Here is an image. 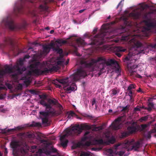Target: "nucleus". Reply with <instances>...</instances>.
<instances>
[{
  "mask_svg": "<svg viewBox=\"0 0 156 156\" xmlns=\"http://www.w3.org/2000/svg\"><path fill=\"white\" fill-rule=\"evenodd\" d=\"M41 126V124L40 122H33L30 125V127H40Z\"/></svg>",
  "mask_w": 156,
  "mask_h": 156,
  "instance_id": "obj_34",
  "label": "nucleus"
},
{
  "mask_svg": "<svg viewBox=\"0 0 156 156\" xmlns=\"http://www.w3.org/2000/svg\"><path fill=\"white\" fill-rule=\"evenodd\" d=\"M39 8L42 10H44L45 8V6L42 5H41L39 6Z\"/></svg>",
  "mask_w": 156,
  "mask_h": 156,
  "instance_id": "obj_56",
  "label": "nucleus"
},
{
  "mask_svg": "<svg viewBox=\"0 0 156 156\" xmlns=\"http://www.w3.org/2000/svg\"><path fill=\"white\" fill-rule=\"evenodd\" d=\"M23 64V60L21 58L20 59L18 63L13 66L14 69L18 71L19 74L22 73L23 72L26 70V69L25 67H23L21 68L20 66H22Z\"/></svg>",
  "mask_w": 156,
  "mask_h": 156,
  "instance_id": "obj_15",
  "label": "nucleus"
},
{
  "mask_svg": "<svg viewBox=\"0 0 156 156\" xmlns=\"http://www.w3.org/2000/svg\"><path fill=\"white\" fill-rule=\"evenodd\" d=\"M95 129V130H101L102 129V128L101 126H98V127H96Z\"/></svg>",
  "mask_w": 156,
  "mask_h": 156,
  "instance_id": "obj_61",
  "label": "nucleus"
},
{
  "mask_svg": "<svg viewBox=\"0 0 156 156\" xmlns=\"http://www.w3.org/2000/svg\"><path fill=\"white\" fill-rule=\"evenodd\" d=\"M10 146L11 147L12 149L13 154L14 156H19L18 155L19 152L17 151V149L19 146L18 142L16 141H12L10 143ZM23 148V147L21 148ZM26 151V153L24 154V156H26L25 155L27 152V151L23 147ZM20 150V152L21 154V156H23V154L21 152Z\"/></svg>",
  "mask_w": 156,
  "mask_h": 156,
  "instance_id": "obj_12",
  "label": "nucleus"
},
{
  "mask_svg": "<svg viewBox=\"0 0 156 156\" xmlns=\"http://www.w3.org/2000/svg\"><path fill=\"white\" fill-rule=\"evenodd\" d=\"M51 48H54V44L51 43L49 45H43V53L47 54L49 53Z\"/></svg>",
  "mask_w": 156,
  "mask_h": 156,
  "instance_id": "obj_18",
  "label": "nucleus"
},
{
  "mask_svg": "<svg viewBox=\"0 0 156 156\" xmlns=\"http://www.w3.org/2000/svg\"><path fill=\"white\" fill-rule=\"evenodd\" d=\"M58 69V67L56 66H53L51 68L48 69L45 68H44V71L46 73H48L49 72H52L54 71H56Z\"/></svg>",
  "mask_w": 156,
  "mask_h": 156,
  "instance_id": "obj_25",
  "label": "nucleus"
},
{
  "mask_svg": "<svg viewBox=\"0 0 156 156\" xmlns=\"http://www.w3.org/2000/svg\"><path fill=\"white\" fill-rule=\"evenodd\" d=\"M129 90V93H128V95H129L130 97L131 98L132 97V94H133V92L131 90Z\"/></svg>",
  "mask_w": 156,
  "mask_h": 156,
  "instance_id": "obj_52",
  "label": "nucleus"
},
{
  "mask_svg": "<svg viewBox=\"0 0 156 156\" xmlns=\"http://www.w3.org/2000/svg\"><path fill=\"white\" fill-rule=\"evenodd\" d=\"M148 118V116L147 115L141 117L139 121L142 122L143 121H146L147 120Z\"/></svg>",
  "mask_w": 156,
  "mask_h": 156,
  "instance_id": "obj_42",
  "label": "nucleus"
},
{
  "mask_svg": "<svg viewBox=\"0 0 156 156\" xmlns=\"http://www.w3.org/2000/svg\"><path fill=\"white\" fill-rule=\"evenodd\" d=\"M130 135V134L128 131L124 132L121 133V137L122 138H124L127 137Z\"/></svg>",
  "mask_w": 156,
  "mask_h": 156,
  "instance_id": "obj_35",
  "label": "nucleus"
},
{
  "mask_svg": "<svg viewBox=\"0 0 156 156\" xmlns=\"http://www.w3.org/2000/svg\"><path fill=\"white\" fill-rule=\"evenodd\" d=\"M90 142L88 141H87L84 144V145L87 146H90Z\"/></svg>",
  "mask_w": 156,
  "mask_h": 156,
  "instance_id": "obj_54",
  "label": "nucleus"
},
{
  "mask_svg": "<svg viewBox=\"0 0 156 156\" xmlns=\"http://www.w3.org/2000/svg\"><path fill=\"white\" fill-rule=\"evenodd\" d=\"M57 151V150L52 146L50 147L49 150H46L45 151V153L47 155H49L51 153H56Z\"/></svg>",
  "mask_w": 156,
  "mask_h": 156,
  "instance_id": "obj_26",
  "label": "nucleus"
},
{
  "mask_svg": "<svg viewBox=\"0 0 156 156\" xmlns=\"http://www.w3.org/2000/svg\"><path fill=\"white\" fill-rule=\"evenodd\" d=\"M68 130H71V129H66L65 130L66 134L61 136L60 138L61 145L64 147H66L68 142V140H67L65 139V138L69 135L72 136L73 133V132H71L70 133H68Z\"/></svg>",
  "mask_w": 156,
  "mask_h": 156,
  "instance_id": "obj_13",
  "label": "nucleus"
},
{
  "mask_svg": "<svg viewBox=\"0 0 156 156\" xmlns=\"http://www.w3.org/2000/svg\"><path fill=\"white\" fill-rule=\"evenodd\" d=\"M21 80H24V83L27 85L30 84L31 82L30 77L27 75L22 76Z\"/></svg>",
  "mask_w": 156,
  "mask_h": 156,
  "instance_id": "obj_23",
  "label": "nucleus"
},
{
  "mask_svg": "<svg viewBox=\"0 0 156 156\" xmlns=\"http://www.w3.org/2000/svg\"><path fill=\"white\" fill-rule=\"evenodd\" d=\"M117 93V91L115 89H113L112 94L113 95H115Z\"/></svg>",
  "mask_w": 156,
  "mask_h": 156,
  "instance_id": "obj_55",
  "label": "nucleus"
},
{
  "mask_svg": "<svg viewBox=\"0 0 156 156\" xmlns=\"http://www.w3.org/2000/svg\"><path fill=\"white\" fill-rule=\"evenodd\" d=\"M136 87V86L134 84H131L127 88L128 90H131L132 89H135Z\"/></svg>",
  "mask_w": 156,
  "mask_h": 156,
  "instance_id": "obj_44",
  "label": "nucleus"
},
{
  "mask_svg": "<svg viewBox=\"0 0 156 156\" xmlns=\"http://www.w3.org/2000/svg\"><path fill=\"white\" fill-rule=\"evenodd\" d=\"M142 108H144L145 109H147L149 111H151L152 110V108H151V107H148V108H144V106H143L142 107Z\"/></svg>",
  "mask_w": 156,
  "mask_h": 156,
  "instance_id": "obj_53",
  "label": "nucleus"
},
{
  "mask_svg": "<svg viewBox=\"0 0 156 156\" xmlns=\"http://www.w3.org/2000/svg\"><path fill=\"white\" fill-rule=\"evenodd\" d=\"M86 76L87 74L85 71L82 68H80L78 69L77 71L70 76L69 77L56 79L54 81V83L58 86L59 88L61 86L56 84V83H59L62 84L65 87L69 86L67 88V91H75L77 88L75 82L79 80L81 77H84Z\"/></svg>",
  "mask_w": 156,
  "mask_h": 156,
  "instance_id": "obj_1",
  "label": "nucleus"
},
{
  "mask_svg": "<svg viewBox=\"0 0 156 156\" xmlns=\"http://www.w3.org/2000/svg\"><path fill=\"white\" fill-rule=\"evenodd\" d=\"M151 46L153 48H155L156 47V44H151Z\"/></svg>",
  "mask_w": 156,
  "mask_h": 156,
  "instance_id": "obj_64",
  "label": "nucleus"
},
{
  "mask_svg": "<svg viewBox=\"0 0 156 156\" xmlns=\"http://www.w3.org/2000/svg\"><path fill=\"white\" fill-rule=\"evenodd\" d=\"M39 113L41 116H42L44 117H48L49 116L48 111H41Z\"/></svg>",
  "mask_w": 156,
  "mask_h": 156,
  "instance_id": "obj_33",
  "label": "nucleus"
},
{
  "mask_svg": "<svg viewBox=\"0 0 156 156\" xmlns=\"http://www.w3.org/2000/svg\"><path fill=\"white\" fill-rule=\"evenodd\" d=\"M140 144L139 141L134 143L133 140L126 141L124 145V147L127 149V151H129L133 149L135 151H137L140 147Z\"/></svg>",
  "mask_w": 156,
  "mask_h": 156,
  "instance_id": "obj_7",
  "label": "nucleus"
},
{
  "mask_svg": "<svg viewBox=\"0 0 156 156\" xmlns=\"http://www.w3.org/2000/svg\"><path fill=\"white\" fill-rule=\"evenodd\" d=\"M41 105L45 107L46 109H49L50 110L54 105H56L60 110L61 109H63L62 106L59 103L58 101L54 98L52 99H48L47 103L42 100L41 101Z\"/></svg>",
  "mask_w": 156,
  "mask_h": 156,
  "instance_id": "obj_6",
  "label": "nucleus"
},
{
  "mask_svg": "<svg viewBox=\"0 0 156 156\" xmlns=\"http://www.w3.org/2000/svg\"><path fill=\"white\" fill-rule=\"evenodd\" d=\"M41 119H42V123L43 124H47V126H48V117H40Z\"/></svg>",
  "mask_w": 156,
  "mask_h": 156,
  "instance_id": "obj_32",
  "label": "nucleus"
},
{
  "mask_svg": "<svg viewBox=\"0 0 156 156\" xmlns=\"http://www.w3.org/2000/svg\"><path fill=\"white\" fill-rule=\"evenodd\" d=\"M148 106L149 107L152 108L154 106V104L152 102H150L148 104Z\"/></svg>",
  "mask_w": 156,
  "mask_h": 156,
  "instance_id": "obj_57",
  "label": "nucleus"
},
{
  "mask_svg": "<svg viewBox=\"0 0 156 156\" xmlns=\"http://www.w3.org/2000/svg\"><path fill=\"white\" fill-rule=\"evenodd\" d=\"M81 62L82 64H83L85 67L87 68H90L94 66L98 62H100L102 66L105 64L107 66L116 65L117 66L119 65L117 62L114 59H110L107 61L105 58L103 57H99L97 59H93L89 63L84 62L83 63V62Z\"/></svg>",
  "mask_w": 156,
  "mask_h": 156,
  "instance_id": "obj_2",
  "label": "nucleus"
},
{
  "mask_svg": "<svg viewBox=\"0 0 156 156\" xmlns=\"http://www.w3.org/2000/svg\"><path fill=\"white\" fill-rule=\"evenodd\" d=\"M77 43L80 45L83 46L85 44L84 41L80 38H79L76 40Z\"/></svg>",
  "mask_w": 156,
  "mask_h": 156,
  "instance_id": "obj_30",
  "label": "nucleus"
},
{
  "mask_svg": "<svg viewBox=\"0 0 156 156\" xmlns=\"http://www.w3.org/2000/svg\"><path fill=\"white\" fill-rule=\"evenodd\" d=\"M54 50L56 51L58 53L61 54L62 53L63 51L58 46H57L56 48L55 47V44H54V48H53Z\"/></svg>",
  "mask_w": 156,
  "mask_h": 156,
  "instance_id": "obj_36",
  "label": "nucleus"
},
{
  "mask_svg": "<svg viewBox=\"0 0 156 156\" xmlns=\"http://www.w3.org/2000/svg\"><path fill=\"white\" fill-rule=\"evenodd\" d=\"M121 18L123 21L124 24L125 26L130 27L132 26L133 23L131 21L129 20L128 17L123 16Z\"/></svg>",
  "mask_w": 156,
  "mask_h": 156,
  "instance_id": "obj_21",
  "label": "nucleus"
},
{
  "mask_svg": "<svg viewBox=\"0 0 156 156\" xmlns=\"http://www.w3.org/2000/svg\"><path fill=\"white\" fill-rule=\"evenodd\" d=\"M154 133H156V127L154 129L149 132L147 134L145 135V136L148 139H150L151 137V134Z\"/></svg>",
  "mask_w": 156,
  "mask_h": 156,
  "instance_id": "obj_28",
  "label": "nucleus"
},
{
  "mask_svg": "<svg viewBox=\"0 0 156 156\" xmlns=\"http://www.w3.org/2000/svg\"><path fill=\"white\" fill-rule=\"evenodd\" d=\"M135 55V54H133L132 52L130 51L128 54V56L126 57L124 59V62H127L128 66L130 67L131 69H134L137 67V65L135 64L132 65L130 62L131 61H132V62H135V60H132V58H133L132 57Z\"/></svg>",
  "mask_w": 156,
  "mask_h": 156,
  "instance_id": "obj_11",
  "label": "nucleus"
},
{
  "mask_svg": "<svg viewBox=\"0 0 156 156\" xmlns=\"http://www.w3.org/2000/svg\"><path fill=\"white\" fill-rule=\"evenodd\" d=\"M69 114L72 115V116H73V115H76L75 113L73 111H70Z\"/></svg>",
  "mask_w": 156,
  "mask_h": 156,
  "instance_id": "obj_58",
  "label": "nucleus"
},
{
  "mask_svg": "<svg viewBox=\"0 0 156 156\" xmlns=\"http://www.w3.org/2000/svg\"><path fill=\"white\" fill-rule=\"evenodd\" d=\"M40 98L41 99L40 101V103L41 105V102L42 100H43L44 101H45V100L47 99V96L45 94H43L39 95Z\"/></svg>",
  "mask_w": 156,
  "mask_h": 156,
  "instance_id": "obj_38",
  "label": "nucleus"
},
{
  "mask_svg": "<svg viewBox=\"0 0 156 156\" xmlns=\"http://www.w3.org/2000/svg\"><path fill=\"white\" fill-rule=\"evenodd\" d=\"M22 128L20 126H18L12 129H8L7 130L8 132H12L16 130H19L21 129Z\"/></svg>",
  "mask_w": 156,
  "mask_h": 156,
  "instance_id": "obj_31",
  "label": "nucleus"
},
{
  "mask_svg": "<svg viewBox=\"0 0 156 156\" xmlns=\"http://www.w3.org/2000/svg\"><path fill=\"white\" fill-rule=\"evenodd\" d=\"M124 153V152L123 151H120L119 152H116L115 155L118 154L120 156H122Z\"/></svg>",
  "mask_w": 156,
  "mask_h": 156,
  "instance_id": "obj_46",
  "label": "nucleus"
},
{
  "mask_svg": "<svg viewBox=\"0 0 156 156\" xmlns=\"http://www.w3.org/2000/svg\"><path fill=\"white\" fill-rule=\"evenodd\" d=\"M95 141L97 144L101 145H103L107 143L106 142L104 141L102 139H96L95 140Z\"/></svg>",
  "mask_w": 156,
  "mask_h": 156,
  "instance_id": "obj_37",
  "label": "nucleus"
},
{
  "mask_svg": "<svg viewBox=\"0 0 156 156\" xmlns=\"http://www.w3.org/2000/svg\"><path fill=\"white\" fill-rule=\"evenodd\" d=\"M90 132L89 131H86L84 134V136L82 139V140L83 141H86L88 139V137L87 136V135L89 134L90 133Z\"/></svg>",
  "mask_w": 156,
  "mask_h": 156,
  "instance_id": "obj_39",
  "label": "nucleus"
},
{
  "mask_svg": "<svg viewBox=\"0 0 156 156\" xmlns=\"http://www.w3.org/2000/svg\"><path fill=\"white\" fill-rule=\"evenodd\" d=\"M21 152L23 154V156H24V154L26 153V150L23 148H21L20 150Z\"/></svg>",
  "mask_w": 156,
  "mask_h": 156,
  "instance_id": "obj_48",
  "label": "nucleus"
},
{
  "mask_svg": "<svg viewBox=\"0 0 156 156\" xmlns=\"http://www.w3.org/2000/svg\"><path fill=\"white\" fill-rule=\"evenodd\" d=\"M135 76L136 77H137L138 78H140V79H141L142 78V76H140V75L139 74H136L135 75Z\"/></svg>",
  "mask_w": 156,
  "mask_h": 156,
  "instance_id": "obj_60",
  "label": "nucleus"
},
{
  "mask_svg": "<svg viewBox=\"0 0 156 156\" xmlns=\"http://www.w3.org/2000/svg\"><path fill=\"white\" fill-rule=\"evenodd\" d=\"M97 30H98V29L97 28H94L93 31V32L92 33L93 34H96V32L97 31Z\"/></svg>",
  "mask_w": 156,
  "mask_h": 156,
  "instance_id": "obj_59",
  "label": "nucleus"
},
{
  "mask_svg": "<svg viewBox=\"0 0 156 156\" xmlns=\"http://www.w3.org/2000/svg\"><path fill=\"white\" fill-rule=\"evenodd\" d=\"M129 107L130 105H127L125 107L120 106V107L122 108L121 110V112H123L124 113L128 112L129 111Z\"/></svg>",
  "mask_w": 156,
  "mask_h": 156,
  "instance_id": "obj_27",
  "label": "nucleus"
},
{
  "mask_svg": "<svg viewBox=\"0 0 156 156\" xmlns=\"http://www.w3.org/2000/svg\"><path fill=\"white\" fill-rule=\"evenodd\" d=\"M126 115H125L123 116L119 117L112 123L111 126L113 129L116 130L119 129L121 127L120 122L122 121V119L123 117L125 118Z\"/></svg>",
  "mask_w": 156,
  "mask_h": 156,
  "instance_id": "obj_14",
  "label": "nucleus"
},
{
  "mask_svg": "<svg viewBox=\"0 0 156 156\" xmlns=\"http://www.w3.org/2000/svg\"><path fill=\"white\" fill-rule=\"evenodd\" d=\"M14 10L15 14L16 15L18 13H23V6L22 4L20 6L16 5Z\"/></svg>",
  "mask_w": 156,
  "mask_h": 156,
  "instance_id": "obj_19",
  "label": "nucleus"
},
{
  "mask_svg": "<svg viewBox=\"0 0 156 156\" xmlns=\"http://www.w3.org/2000/svg\"><path fill=\"white\" fill-rule=\"evenodd\" d=\"M112 50L114 52L115 55L119 57H120L122 55V52L126 51L125 49L120 46H115L112 48Z\"/></svg>",
  "mask_w": 156,
  "mask_h": 156,
  "instance_id": "obj_16",
  "label": "nucleus"
},
{
  "mask_svg": "<svg viewBox=\"0 0 156 156\" xmlns=\"http://www.w3.org/2000/svg\"><path fill=\"white\" fill-rule=\"evenodd\" d=\"M45 144H46V146L48 147L50 145H51V142H48L47 141V142H46Z\"/></svg>",
  "mask_w": 156,
  "mask_h": 156,
  "instance_id": "obj_62",
  "label": "nucleus"
},
{
  "mask_svg": "<svg viewBox=\"0 0 156 156\" xmlns=\"http://www.w3.org/2000/svg\"><path fill=\"white\" fill-rule=\"evenodd\" d=\"M63 62L62 61H58L57 62V65H61L63 64Z\"/></svg>",
  "mask_w": 156,
  "mask_h": 156,
  "instance_id": "obj_51",
  "label": "nucleus"
},
{
  "mask_svg": "<svg viewBox=\"0 0 156 156\" xmlns=\"http://www.w3.org/2000/svg\"><path fill=\"white\" fill-rule=\"evenodd\" d=\"M109 28L108 25L107 24H103L101 27V30L100 34L96 35L91 38V45H99L102 44L105 42L104 37L108 32V30Z\"/></svg>",
  "mask_w": 156,
  "mask_h": 156,
  "instance_id": "obj_3",
  "label": "nucleus"
},
{
  "mask_svg": "<svg viewBox=\"0 0 156 156\" xmlns=\"http://www.w3.org/2000/svg\"><path fill=\"white\" fill-rule=\"evenodd\" d=\"M51 110H48L49 116L51 115L52 116H57L62 113V110L63 109H61L60 110L59 109V111H56L54 108H52Z\"/></svg>",
  "mask_w": 156,
  "mask_h": 156,
  "instance_id": "obj_17",
  "label": "nucleus"
},
{
  "mask_svg": "<svg viewBox=\"0 0 156 156\" xmlns=\"http://www.w3.org/2000/svg\"><path fill=\"white\" fill-rule=\"evenodd\" d=\"M17 88L18 90H21L23 88V86L21 84L19 83L17 86Z\"/></svg>",
  "mask_w": 156,
  "mask_h": 156,
  "instance_id": "obj_49",
  "label": "nucleus"
},
{
  "mask_svg": "<svg viewBox=\"0 0 156 156\" xmlns=\"http://www.w3.org/2000/svg\"><path fill=\"white\" fill-rule=\"evenodd\" d=\"M6 44H10L12 47V50L13 53L15 52V46L14 44V41L10 37H8L5 40Z\"/></svg>",
  "mask_w": 156,
  "mask_h": 156,
  "instance_id": "obj_20",
  "label": "nucleus"
},
{
  "mask_svg": "<svg viewBox=\"0 0 156 156\" xmlns=\"http://www.w3.org/2000/svg\"><path fill=\"white\" fill-rule=\"evenodd\" d=\"M118 66V67L116 68L115 70V73L118 74L117 75V77L119 76V75H121V74L120 73L121 72V70L119 67V65Z\"/></svg>",
  "mask_w": 156,
  "mask_h": 156,
  "instance_id": "obj_40",
  "label": "nucleus"
},
{
  "mask_svg": "<svg viewBox=\"0 0 156 156\" xmlns=\"http://www.w3.org/2000/svg\"><path fill=\"white\" fill-rule=\"evenodd\" d=\"M91 129V126L87 123L81 124L80 125H77L73 127L71 130H68V133H70L73 132V133H77L80 134L84 129L89 130Z\"/></svg>",
  "mask_w": 156,
  "mask_h": 156,
  "instance_id": "obj_8",
  "label": "nucleus"
},
{
  "mask_svg": "<svg viewBox=\"0 0 156 156\" xmlns=\"http://www.w3.org/2000/svg\"><path fill=\"white\" fill-rule=\"evenodd\" d=\"M2 23L12 30L14 29L16 27L12 18L9 16L4 18L2 21Z\"/></svg>",
  "mask_w": 156,
  "mask_h": 156,
  "instance_id": "obj_10",
  "label": "nucleus"
},
{
  "mask_svg": "<svg viewBox=\"0 0 156 156\" xmlns=\"http://www.w3.org/2000/svg\"><path fill=\"white\" fill-rule=\"evenodd\" d=\"M13 67L12 68L9 66L6 65L5 66V69L0 70V76H3L6 73H12ZM6 89L5 87L0 82V90H5Z\"/></svg>",
  "mask_w": 156,
  "mask_h": 156,
  "instance_id": "obj_9",
  "label": "nucleus"
},
{
  "mask_svg": "<svg viewBox=\"0 0 156 156\" xmlns=\"http://www.w3.org/2000/svg\"><path fill=\"white\" fill-rule=\"evenodd\" d=\"M80 154L81 156H90V154L89 152H87L85 151L82 152Z\"/></svg>",
  "mask_w": 156,
  "mask_h": 156,
  "instance_id": "obj_41",
  "label": "nucleus"
},
{
  "mask_svg": "<svg viewBox=\"0 0 156 156\" xmlns=\"http://www.w3.org/2000/svg\"><path fill=\"white\" fill-rule=\"evenodd\" d=\"M139 36L138 35H134L133 37L130 39V37L129 35L127 36H123L122 37V40L126 41H129L130 44L133 47H140L142 45V44L137 40V38Z\"/></svg>",
  "mask_w": 156,
  "mask_h": 156,
  "instance_id": "obj_5",
  "label": "nucleus"
},
{
  "mask_svg": "<svg viewBox=\"0 0 156 156\" xmlns=\"http://www.w3.org/2000/svg\"><path fill=\"white\" fill-rule=\"evenodd\" d=\"M6 85L9 89H11L12 87V85L9 83H6Z\"/></svg>",
  "mask_w": 156,
  "mask_h": 156,
  "instance_id": "obj_47",
  "label": "nucleus"
},
{
  "mask_svg": "<svg viewBox=\"0 0 156 156\" xmlns=\"http://www.w3.org/2000/svg\"><path fill=\"white\" fill-rule=\"evenodd\" d=\"M134 123L135 122H133L131 126H128L127 128L128 131L130 134L135 132L136 130V127L134 125Z\"/></svg>",
  "mask_w": 156,
  "mask_h": 156,
  "instance_id": "obj_22",
  "label": "nucleus"
},
{
  "mask_svg": "<svg viewBox=\"0 0 156 156\" xmlns=\"http://www.w3.org/2000/svg\"><path fill=\"white\" fill-rule=\"evenodd\" d=\"M115 141V139L113 137L111 138L108 141V143L111 144H114Z\"/></svg>",
  "mask_w": 156,
  "mask_h": 156,
  "instance_id": "obj_45",
  "label": "nucleus"
},
{
  "mask_svg": "<svg viewBox=\"0 0 156 156\" xmlns=\"http://www.w3.org/2000/svg\"><path fill=\"white\" fill-rule=\"evenodd\" d=\"M151 121L149 122L147 124H141L140 125V129L141 131L144 130L146 128L149 126L150 125L151 123Z\"/></svg>",
  "mask_w": 156,
  "mask_h": 156,
  "instance_id": "obj_29",
  "label": "nucleus"
},
{
  "mask_svg": "<svg viewBox=\"0 0 156 156\" xmlns=\"http://www.w3.org/2000/svg\"><path fill=\"white\" fill-rule=\"evenodd\" d=\"M129 16L135 19H138L141 16V14L139 12H132L129 14Z\"/></svg>",
  "mask_w": 156,
  "mask_h": 156,
  "instance_id": "obj_24",
  "label": "nucleus"
},
{
  "mask_svg": "<svg viewBox=\"0 0 156 156\" xmlns=\"http://www.w3.org/2000/svg\"><path fill=\"white\" fill-rule=\"evenodd\" d=\"M40 141L41 143H44V144H45L46 142H47V140H45L44 139H41V138L40 139Z\"/></svg>",
  "mask_w": 156,
  "mask_h": 156,
  "instance_id": "obj_50",
  "label": "nucleus"
},
{
  "mask_svg": "<svg viewBox=\"0 0 156 156\" xmlns=\"http://www.w3.org/2000/svg\"><path fill=\"white\" fill-rule=\"evenodd\" d=\"M43 64L39 62H36L31 64L30 66V70L29 71L30 75L35 74L37 75H42L45 73L44 71V69L41 70L38 69L39 67L41 68L43 67Z\"/></svg>",
  "mask_w": 156,
  "mask_h": 156,
  "instance_id": "obj_4",
  "label": "nucleus"
},
{
  "mask_svg": "<svg viewBox=\"0 0 156 156\" xmlns=\"http://www.w3.org/2000/svg\"><path fill=\"white\" fill-rule=\"evenodd\" d=\"M108 152L110 154V156H113V155L112 154H114L115 155V154L116 153V152H114L113 149L111 148L108 149Z\"/></svg>",
  "mask_w": 156,
  "mask_h": 156,
  "instance_id": "obj_43",
  "label": "nucleus"
},
{
  "mask_svg": "<svg viewBox=\"0 0 156 156\" xmlns=\"http://www.w3.org/2000/svg\"><path fill=\"white\" fill-rule=\"evenodd\" d=\"M134 110L136 111H140V109L139 108L137 107L134 108Z\"/></svg>",
  "mask_w": 156,
  "mask_h": 156,
  "instance_id": "obj_63",
  "label": "nucleus"
}]
</instances>
